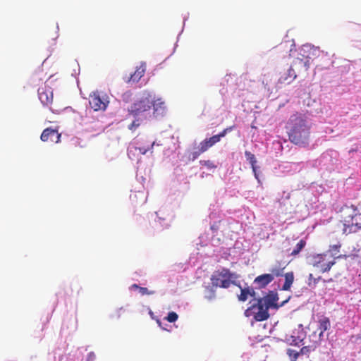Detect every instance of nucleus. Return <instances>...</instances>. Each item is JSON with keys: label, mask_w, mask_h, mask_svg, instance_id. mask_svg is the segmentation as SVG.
I'll return each mask as SVG.
<instances>
[{"label": "nucleus", "mask_w": 361, "mask_h": 361, "mask_svg": "<svg viewBox=\"0 0 361 361\" xmlns=\"http://www.w3.org/2000/svg\"><path fill=\"white\" fill-rule=\"evenodd\" d=\"M288 137L290 141L300 147L308 146L310 137V126L303 116L300 114L292 115L288 121Z\"/></svg>", "instance_id": "f257e3e1"}, {"label": "nucleus", "mask_w": 361, "mask_h": 361, "mask_svg": "<svg viewBox=\"0 0 361 361\" xmlns=\"http://www.w3.org/2000/svg\"><path fill=\"white\" fill-rule=\"evenodd\" d=\"M342 233L349 235L361 231V202L358 205L345 204L340 209Z\"/></svg>", "instance_id": "f03ea898"}, {"label": "nucleus", "mask_w": 361, "mask_h": 361, "mask_svg": "<svg viewBox=\"0 0 361 361\" xmlns=\"http://www.w3.org/2000/svg\"><path fill=\"white\" fill-rule=\"evenodd\" d=\"M278 300V294L274 291H269L267 295L257 299V303L248 308L245 313L247 316L253 314L254 319L257 322L267 320L269 317V308L278 307L276 304Z\"/></svg>", "instance_id": "7ed1b4c3"}, {"label": "nucleus", "mask_w": 361, "mask_h": 361, "mask_svg": "<svg viewBox=\"0 0 361 361\" xmlns=\"http://www.w3.org/2000/svg\"><path fill=\"white\" fill-rule=\"evenodd\" d=\"M238 278L235 273L231 272L227 268H221L216 270L211 276L210 280L212 287H207L209 295L206 296L208 300H212L215 298V290L214 288H228L231 284L236 285L235 280Z\"/></svg>", "instance_id": "20e7f679"}, {"label": "nucleus", "mask_w": 361, "mask_h": 361, "mask_svg": "<svg viewBox=\"0 0 361 361\" xmlns=\"http://www.w3.org/2000/svg\"><path fill=\"white\" fill-rule=\"evenodd\" d=\"M152 104V94L147 91L142 92L139 100L133 104L128 111L133 116H138L140 114L149 111Z\"/></svg>", "instance_id": "39448f33"}, {"label": "nucleus", "mask_w": 361, "mask_h": 361, "mask_svg": "<svg viewBox=\"0 0 361 361\" xmlns=\"http://www.w3.org/2000/svg\"><path fill=\"white\" fill-rule=\"evenodd\" d=\"M335 263L334 259L328 260L326 255L319 254L313 257L312 265L318 268L321 272L324 273L328 272Z\"/></svg>", "instance_id": "423d86ee"}, {"label": "nucleus", "mask_w": 361, "mask_h": 361, "mask_svg": "<svg viewBox=\"0 0 361 361\" xmlns=\"http://www.w3.org/2000/svg\"><path fill=\"white\" fill-rule=\"evenodd\" d=\"M89 104L90 107L95 111H105L109 101L104 97H101L98 92H93L90 94Z\"/></svg>", "instance_id": "0eeeda50"}, {"label": "nucleus", "mask_w": 361, "mask_h": 361, "mask_svg": "<svg viewBox=\"0 0 361 361\" xmlns=\"http://www.w3.org/2000/svg\"><path fill=\"white\" fill-rule=\"evenodd\" d=\"M310 58L309 56H302V58L298 57L293 60L290 68H293L295 70L296 74L307 73L310 68Z\"/></svg>", "instance_id": "6e6552de"}, {"label": "nucleus", "mask_w": 361, "mask_h": 361, "mask_svg": "<svg viewBox=\"0 0 361 361\" xmlns=\"http://www.w3.org/2000/svg\"><path fill=\"white\" fill-rule=\"evenodd\" d=\"M38 97L44 106H50L53 102V91L51 88L47 85L42 86L38 89Z\"/></svg>", "instance_id": "1a4fd4ad"}, {"label": "nucleus", "mask_w": 361, "mask_h": 361, "mask_svg": "<svg viewBox=\"0 0 361 361\" xmlns=\"http://www.w3.org/2000/svg\"><path fill=\"white\" fill-rule=\"evenodd\" d=\"M40 139L42 142L51 141L59 143L61 140V134L56 129L47 128L43 130Z\"/></svg>", "instance_id": "9d476101"}, {"label": "nucleus", "mask_w": 361, "mask_h": 361, "mask_svg": "<svg viewBox=\"0 0 361 361\" xmlns=\"http://www.w3.org/2000/svg\"><path fill=\"white\" fill-rule=\"evenodd\" d=\"M146 71V63L142 62L139 66H137L135 72L130 75L127 79L125 80L127 83H136L143 77Z\"/></svg>", "instance_id": "9b49d317"}, {"label": "nucleus", "mask_w": 361, "mask_h": 361, "mask_svg": "<svg viewBox=\"0 0 361 361\" xmlns=\"http://www.w3.org/2000/svg\"><path fill=\"white\" fill-rule=\"evenodd\" d=\"M273 281L272 276L269 274H263L257 276L254 279L253 283L256 286V288L262 289L266 288Z\"/></svg>", "instance_id": "f8f14e48"}, {"label": "nucleus", "mask_w": 361, "mask_h": 361, "mask_svg": "<svg viewBox=\"0 0 361 361\" xmlns=\"http://www.w3.org/2000/svg\"><path fill=\"white\" fill-rule=\"evenodd\" d=\"M154 145V142H150L148 147H135L133 146L128 148V155L130 159H133L135 153L138 151L140 154H145L147 152L151 151L152 153V148Z\"/></svg>", "instance_id": "ddd939ff"}, {"label": "nucleus", "mask_w": 361, "mask_h": 361, "mask_svg": "<svg viewBox=\"0 0 361 361\" xmlns=\"http://www.w3.org/2000/svg\"><path fill=\"white\" fill-rule=\"evenodd\" d=\"M240 289V294L238 295V299L240 302H245L249 297H255V291L253 288L250 286H246L243 288L240 283L237 284Z\"/></svg>", "instance_id": "4468645a"}, {"label": "nucleus", "mask_w": 361, "mask_h": 361, "mask_svg": "<svg viewBox=\"0 0 361 361\" xmlns=\"http://www.w3.org/2000/svg\"><path fill=\"white\" fill-rule=\"evenodd\" d=\"M297 77L295 70L293 68H289L288 72L281 75L279 79V83L280 84H290Z\"/></svg>", "instance_id": "2eb2a0df"}, {"label": "nucleus", "mask_w": 361, "mask_h": 361, "mask_svg": "<svg viewBox=\"0 0 361 361\" xmlns=\"http://www.w3.org/2000/svg\"><path fill=\"white\" fill-rule=\"evenodd\" d=\"M331 327V322L329 318L322 317L318 320V330L319 331V337L322 338L324 333L329 330Z\"/></svg>", "instance_id": "dca6fc26"}, {"label": "nucleus", "mask_w": 361, "mask_h": 361, "mask_svg": "<svg viewBox=\"0 0 361 361\" xmlns=\"http://www.w3.org/2000/svg\"><path fill=\"white\" fill-rule=\"evenodd\" d=\"M152 106L154 109V114L157 115L162 114L166 109L165 102L161 98L156 100L152 98Z\"/></svg>", "instance_id": "f3484780"}, {"label": "nucleus", "mask_w": 361, "mask_h": 361, "mask_svg": "<svg viewBox=\"0 0 361 361\" xmlns=\"http://www.w3.org/2000/svg\"><path fill=\"white\" fill-rule=\"evenodd\" d=\"M245 155L247 160L249 161V163L251 165V167H252V171L254 173L255 178L257 179H258V175L257 173V166H256L257 159H256L255 155L249 151H245Z\"/></svg>", "instance_id": "a211bd4d"}, {"label": "nucleus", "mask_w": 361, "mask_h": 361, "mask_svg": "<svg viewBox=\"0 0 361 361\" xmlns=\"http://www.w3.org/2000/svg\"><path fill=\"white\" fill-rule=\"evenodd\" d=\"M284 269L285 267H282L281 263H278L270 269V273L269 274L272 276V279L274 280L275 277H279L283 275Z\"/></svg>", "instance_id": "6ab92c4d"}, {"label": "nucleus", "mask_w": 361, "mask_h": 361, "mask_svg": "<svg viewBox=\"0 0 361 361\" xmlns=\"http://www.w3.org/2000/svg\"><path fill=\"white\" fill-rule=\"evenodd\" d=\"M285 282L282 286L283 290H290L293 281H294V275L293 272H288L284 274Z\"/></svg>", "instance_id": "aec40b11"}, {"label": "nucleus", "mask_w": 361, "mask_h": 361, "mask_svg": "<svg viewBox=\"0 0 361 361\" xmlns=\"http://www.w3.org/2000/svg\"><path fill=\"white\" fill-rule=\"evenodd\" d=\"M305 245L306 241L303 239L300 240V241L296 244V245L294 247L292 252H290V255H298L300 252V251L305 247Z\"/></svg>", "instance_id": "412c9836"}, {"label": "nucleus", "mask_w": 361, "mask_h": 361, "mask_svg": "<svg viewBox=\"0 0 361 361\" xmlns=\"http://www.w3.org/2000/svg\"><path fill=\"white\" fill-rule=\"evenodd\" d=\"M316 349V346L314 345L304 346L300 350V355H308L311 352L314 351Z\"/></svg>", "instance_id": "4be33fe9"}, {"label": "nucleus", "mask_w": 361, "mask_h": 361, "mask_svg": "<svg viewBox=\"0 0 361 361\" xmlns=\"http://www.w3.org/2000/svg\"><path fill=\"white\" fill-rule=\"evenodd\" d=\"M287 354L291 361H296L300 355L299 352L293 349H288Z\"/></svg>", "instance_id": "5701e85b"}, {"label": "nucleus", "mask_w": 361, "mask_h": 361, "mask_svg": "<svg viewBox=\"0 0 361 361\" xmlns=\"http://www.w3.org/2000/svg\"><path fill=\"white\" fill-rule=\"evenodd\" d=\"M210 147H211V146L209 145V143L204 139L200 143L198 149H200V152H202V153L207 152Z\"/></svg>", "instance_id": "b1692460"}, {"label": "nucleus", "mask_w": 361, "mask_h": 361, "mask_svg": "<svg viewBox=\"0 0 361 361\" xmlns=\"http://www.w3.org/2000/svg\"><path fill=\"white\" fill-rule=\"evenodd\" d=\"M200 164L206 166L207 169H216V166L214 164V163L210 160H202L200 161Z\"/></svg>", "instance_id": "393cba45"}, {"label": "nucleus", "mask_w": 361, "mask_h": 361, "mask_svg": "<svg viewBox=\"0 0 361 361\" xmlns=\"http://www.w3.org/2000/svg\"><path fill=\"white\" fill-rule=\"evenodd\" d=\"M207 142L209 143V145L211 146H214L216 143L219 142L220 141L219 137L217 135H213L211 137L206 138L205 139Z\"/></svg>", "instance_id": "a878e982"}, {"label": "nucleus", "mask_w": 361, "mask_h": 361, "mask_svg": "<svg viewBox=\"0 0 361 361\" xmlns=\"http://www.w3.org/2000/svg\"><path fill=\"white\" fill-rule=\"evenodd\" d=\"M178 318V314L175 312H171L168 314V316L166 317V320L169 322H175Z\"/></svg>", "instance_id": "bb28decb"}, {"label": "nucleus", "mask_w": 361, "mask_h": 361, "mask_svg": "<svg viewBox=\"0 0 361 361\" xmlns=\"http://www.w3.org/2000/svg\"><path fill=\"white\" fill-rule=\"evenodd\" d=\"M317 284L316 278L313 276L312 274H310L308 276V286L311 288H315Z\"/></svg>", "instance_id": "cd10ccee"}, {"label": "nucleus", "mask_w": 361, "mask_h": 361, "mask_svg": "<svg viewBox=\"0 0 361 361\" xmlns=\"http://www.w3.org/2000/svg\"><path fill=\"white\" fill-rule=\"evenodd\" d=\"M233 128H234V126H230V127H228V128H226L224 129L221 133H219L217 135V136L219 137V140H221V137H225V136H226V135L228 133H229V132L232 131V130H233Z\"/></svg>", "instance_id": "c85d7f7f"}, {"label": "nucleus", "mask_w": 361, "mask_h": 361, "mask_svg": "<svg viewBox=\"0 0 361 361\" xmlns=\"http://www.w3.org/2000/svg\"><path fill=\"white\" fill-rule=\"evenodd\" d=\"M202 154V152H200V149H198L197 151H195V152H190L188 155V159L190 161H194L195 160L200 154Z\"/></svg>", "instance_id": "c756f323"}, {"label": "nucleus", "mask_w": 361, "mask_h": 361, "mask_svg": "<svg viewBox=\"0 0 361 361\" xmlns=\"http://www.w3.org/2000/svg\"><path fill=\"white\" fill-rule=\"evenodd\" d=\"M139 292L140 293L141 295H153L155 293V291L154 290H149L147 288L145 287H140L139 288Z\"/></svg>", "instance_id": "7c9ffc66"}, {"label": "nucleus", "mask_w": 361, "mask_h": 361, "mask_svg": "<svg viewBox=\"0 0 361 361\" xmlns=\"http://www.w3.org/2000/svg\"><path fill=\"white\" fill-rule=\"evenodd\" d=\"M139 126H140V122L138 120L133 121V123L129 126V129L135 130Z\"/></svg>", "instance_id": "2f4dec72"}, {"label": "nucleus", "mask_w": 361, "mask_h": 361, "mask_svg": "<svg viewBox=\"0 0 361 361\" xmlns=\"http://www.w3.org/2000/svg\"><path fill=\"white\" fill-rule=\"evenodd\" d=\"M94 357H95V355H94V353H92V352H91V353H90L88 354V358H87V360H94Z\"/></svg>", "instance_id": "473e14b6"}, {"label": "nucleus", "mask_w": 361, "mask_h": 361, "mask_svg": "<svg viewBox=\"0 0 361 361\" xmlns=\"http://www.w3.org/2000/svg\"><path fill=\"white\" fill-rule=\"evenodd\" d=\"M131 288H135V289H138V290H139V288H140V286H139L138 285H137V284L134 283V284H133V285L131 286Z\"/></svg>", "instance_id": "72a5a7b5"}, {"label": "nucleus", "mask_w": 361, "mask_h": 361, "mask_svg": "<svg viewBox=\"0 0 361 361\" xmlns=\"http://www.w3.org/2000/svg\"><path fill=\"white\" fill-rule=\"evenodd\" d=\"M340 247H341V245H336L332 246V249H333V250H337V249H338Z\"/></svg>", "instance_id": "f704fd0d"}, {"label": "nucleus", "mask_w": 361, "mask_h": 361, "mask_svg": "<svg viewBox=\"0 0 361 361\" xmlns=\"http://www.w3.org/2000/svg\"><path fill=\"white\" fill-rule=\"evenodd\" d=\"M356 340L361 342V334L357 336Z\"/></svg>", "instance_id": "c9c22d12"}, {"label": "nucleus", "mask_w": 361, "mask_h": 361, "mask_svg": "<svg viewBox=\"0 0 361 361\" xmlns=\"http://www.w3.org/2000/svg\"><path fill=\"white\" fill-rule=\"evenodd\" d=\"M322 279L321 276H319L318 278H316V281L317 283H318V282L319 281V280Z\"/></svg>", "instance_id": "e433bc0d"}]
</instances>
